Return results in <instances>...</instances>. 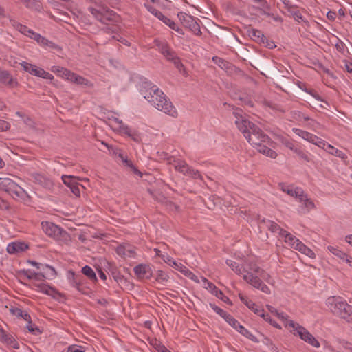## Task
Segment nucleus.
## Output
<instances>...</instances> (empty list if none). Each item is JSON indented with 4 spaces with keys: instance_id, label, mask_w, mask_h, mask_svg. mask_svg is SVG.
<instances>
[{
    "instance_id": "72a5a7b5",
    "label": "nucleus",
    "mask_w": 352,
    "mask_h": 352,
    "mask_svg": "<svg viewBox=\"0 0 352 352\" xmlns=\"http://www.w3.org/2000/svg\"><path fill=\"white\" fill-rule=\"evenodd\" d=\"M334 61L340 67L345 69L349 73H352V63L349 61L346 58H341L340 59L335 58Z\"/></svg>"
},
{
    "instance_id": "1a4fd4ad",
    "label": "nucleus",
    "mask_w": 352,
    "mask_h": 352,
    "mask_svg": "<svg viewBox=\"0 0 352 352\" xmlns=\"http://www.w3.org/2000/svg\"><path fill=\"white\" fill-rule=\"evenodd\" d=\"M110 120H113L118 124V128L120 133L126 135L134 142H139L140 141V136L138 131L135 130H131L129 126L124 124L121 120L116 117H112Z\"/></svg>"
},
{
    "instance_id": "13d9d810",
    "label": "nucleus",
    "mask_w": 352,
    "mask_h": 352,
    "mask_svg": "<svg viewBox=\"0 0 352 352\" xmlns=\"http://www.w3.org/2000/svg\"><path fill=\"white\" fill-rule=\"evenodd\" d=\"M172 63L174 64L175 67L181 72L184 73L185 72V68L182 63L181 62L180 58L177 56L175 58V59L172 61Z\"/></svg>"
},
{
    "instance_id": "58836bf2",
    "label": "nucleus",
    "mask_w": 352,
    "mask_h": 352,
    "mask_svg": "<svg viewBox=\"0 0 352 352\" xmlns=\"http://www.w3.org/2000/svg\"><path fill=\"white\" fill-rule=\"evenodd\" d=\"M11 311L14 315H15L17 317L22 318L25 321L30 320L31 316H30V314L27 311H23L21 309L17 307L12 308L11 309Z\"/></svg>"
},
{
    "instance_id": "5fc2aeb1",
    "label": "nucleus",
    "mask_w": 352,
    "mask_h": 352,
    "mask_svg": "<svg viewBox=\"0 0 352 352\" xmlns=\"http://www.w3.org/2000/svg\"><path fill=\"white\" fill-rule=\"evenodd\" d=\"M210 306L217 314L221 316L223 318L225 319L226 317H228L229 314L216 305L210 303Z\"/></svg>"
},
{
    "instance_id": "7ed1b4c3",
    "label": "nucleus",
    "mask_w": 352,
    "mask_h": 352,
    "mask_svg": "<svg viewBox=\"0 0 352 352\" xmlns=\"http://www.w3.org/2000/svg\"><path fill=\"white\" fill-rule=\"evenodd\" d=\"M233 271L238 275H243V278L246 283L254 287L260 289L262 292L267 294H270L271 293V290L269 287L263 283L259 276H256L252 273L250 270V267L248 269H245L237 264L236 267L233 269Z\"/></svg>"
},
{
    "instance_id": "6ab92c4d",
    "label": "nucleus",
    "mask_w": 352,
    "mask_h": 352,
    "mask_svg": "<svg viewBox=\"0 0 352 352\" xmlns=\"http://www.w3.org/2000/svg\"><path fill=\"white\" fill-rule=\"evenodd\" d=\"M0 340L14 349H19V344L11 334L0 329Z\"/></svg>"
},
{
    "instance_id": "de8ad7c7",
    "label": "nucleus",
    "mask_w": 352,
    "mask_h": 352,
    "mask_svg": "<svg viewBox=\"0 0 352 352\" xmlns=\"http://www.w3.org/2000/svg\"><path fill=\"white\" fill-rule=\"evenodd\" d=\"M204 287L209 290L212 294L217 289L214 284L208 280L206 278L201 277Z\"/></svg>"
},
{
    "instance_id": "4be33fe9",
    "label": "nucleus",
    "mask_w": 352,
    "mask_h": 352,
    "mask_svg": "<svg viewBox=\"0 0 352 352\" xmlns=\"http://www.w3.org/2000/svg\"><path fill=\"white\" fill-rule=\"evenodd\" d=\"M174 268L175 270L179 271L184 276H187L188 278H190L191 280H194L195 282L199 283L198 276H197L195 274H194L192 272H191L189 269H188L186 266H184L181 263L177 262L175 265L174 266Z\"/></svg>"
},
{
    "instance_id": "0e129e2a",
    "label": "nucleus",
    "mask_w": 352,
    "mask_h": 352,
    "mask_svg": "<svg viewBox=\"0 0 352 352\" xmlns=\"http://www.w3.org/2000/svg\"><path fill=\"white\" fill-rule=\"evenodd\" d=\"M338 343L340 344V346L346 349L350 350L352 352V344L345 341V340H338Z\"/></svg>"
},
{
    "instance_id": "f8f14e48",
    "label": "nucleus",
    "mask_w": 352,
    "mask_h": 352,
    "mask_svg": "<svg viewBox=\"0 0 352 352\" xmlns=\"http://www.w3.org/2000/svg\"><path fill=\"white\" fill-rule=\"evenodd\" d=\"M264 222L266 223L267 227L272 233L278 234L280 237L285 239V242L288 239V236L292 234L287 231L281 228L276 223L272 221L267 220L266 221H264Z\"/></svg>"
},
{
    "instance_id": "9b49d317",
    "label": "nucleus",
    "mask_w": 352,
    "mask_h": 352,
    "mask_svg": "<svg viewBox=\"0 0 352 352\" xmlns=\"http://www.w3.org/2000/svg\"><path fill=\"white\" fill-rule=\"evenodd\" d=\"M43 270V272H34L32 280L36 282L44 281L47 277L53 278L56 275L54 268L48 265H45Z\"/></svg>"
},
{
    "instance_id": "393cba45",
    "label": "nucleus",
    "mask_w": 352,
    "mask_h": 352,
    "mask_svg": "<svg viewBox=\"0 0 352 352\" xmlns=\"http://www.w3.org/2000/svg\"><path fill=\"white\" fill-rule=\"evenodd\" d=\"M167 162L173 166L175 170L179 173L182 172L185 165L187 164L184 160L175 158L173 156L167 157Z\"/></svg>"
},
{
    "instance_id": "412c9836",
    "label": "nucleus",
    "mask_w": 352,
    "mask_h": 352,
    "mask_svg": "<svg viewBox=\"0 0 352 352\" xmlns=\"http://www.w3.org/2000/svg\"><path fill=\"white\" fill-rule=\"evenodd\" d=\"M285 243H287L292 248L298 250L302 254L307 248V246L304 243L300 241L297 238H296L292 234L288 236V239Z\"/></svg>"
},
{
    "instance_id": "e2e57ef3",
    "label": "nucleus",
    "mask_w": 352,
    "mask_h": 352,
    "mask_svg": "<svg viewBox=\"0 0 352 352\" xmlns=\"http://www.w3.org/2000/svg\"><path fill=\"white\" fill-rule=\"evenodd\" d=\"M80 276H75V274L74 273H72L73 280L72 281V285L73 287H76L78 290L80 289L79 287L80 285Z\"/></svg>"
},
{
    "instance_id": "052dcab7",
    "label": "nucleus",
    "mask_w": 352,
    "mask_h": 352,
    "mask_svg": "<svg viewBox=\"0 0 352 352\" xmlns=\"http://www.w3.org/2000/svg\"><path fill=\"white\" fill-rule=\"evenodd\" d=\"M72 74V72L64 67L60 74V76L65 78L66 80L70 81Z\"/></svg>"
},
{
    "instance_id": "a211bd4d",
    "label": "nucleus",
    "mask_w": 352,
    "mask_h": 352,
    "mask_svg": "<svg viewBox=\"0 0 352 352\" xmlns=\"http://www.w3.org/2000/svg\"><path fill=\"white\" fill-rule=\"evenodd\" d=\"M28 248V245L23 242H12L8 245L7 252L11 254L23 252Z\"/></svg>"
},
{
    "instance_id": "864d4df0",
    "label": "nucleus",
    "mask_w": 352,
    "mask_h": 352,
    "mask_svg": "<svg viewBox=\"0 0 352 352\" xmlns=\"http://www.w3.org/2000/svg\"><path fill=\"white\" fill-rule=\"evenodd\" d=\"M86 347L82 345L72 344L68 346L67 352H85Z\"/></svg>"
},
{
    "instance_id": "0eeeda50",
    "label": "nucleus",
    "mask_w": 352,
    "mask_h": 352,
    "mask_svg": "<svg viewBox=\"0 0 352 352\" xmlns=\"http://www.w3.org/2000/svg\"><path fill=\"white\" fill-rule=\"evenodd\" d=\"M41 227L46 234L56 240L67 239L69 236L68 233L65 230L53 223L43 221Z\"/></svg>"
},
{
    "instance_id": "f3484780",
    "label": "nucleus",
    "mask_w": 352,
    "mask_h": 352,
    "mask_svg": "<svg viewBox=\"0 0 352 352\" xmlns=\"http://www.w3.org/2000/svg\"><path fill=\"white\" fill-rule=\"evenodd\" d=\"M286 327L292 328L291 332L295 336H298L302 340L309 332L304 327L293 320L288 321V324H286Z\"/></svg>"
},
{
    "instance_id": "c85d7f7f",
    "label": "nucleus",
    "mask_w": 352,
    "mask_h": 352,
    "mask_svg": "<svg viewBox=\"0 0 352 352\" xmlns=\"http://www.w3.org/2000/svg\"><path fill=\"white\" fill-rule=\"evenodd\" d=\"M249 35L253 40L258 43H265V41L266 40L265 35L258 30L252 29L249 32Z\"/></svg>"
},
{
    "instance_id": "c9c22d12",
    "label": "nucleus",
    "mask_w": 352,
    "mask_h": 352,
    "mask_svg": "<svg viewBox=\"0 0 352 352\" xmlns=\"http://www.w3.org/2000/svg\"><path fill=\"white\" fill-rule=\"evenodd\" d=\"M27 8L39 10L41 8V3L37 0H19Z\"/></svg>"
},
{
    "instance_id": "bf43d9fd",
    "label": "nucleus",
    "mask_w": 352,
    "mask_h": 352,
    "mask_svg": "<svg viewBox=\"0 0 352 352\" xmlns=\"http://www.w3.org/2000/svg\"><path fill=\"white\" fill-rule=\"evenodd\" d=\"M162 258L165 263H166L168 265L173 267H174V266L177 263V262L168 254H162Z\"/></svg>"
},
{
    "instance_id": "4468645a",
    "label": "nucleus",
    "mask_w": 352,
    "mask_h": 352,
    "mask_svg": "<svg viewBox=\"0 0 352 352\" xmlns=\"http://www.w3.org/2000/svg\"><path fill=\"white\" fill-rule=\"evenodd\" d=\"M136 276L140 279L149 278L151 276V269L146 264H139L133 268Z\"/></svg>"
},
{
    "instance_id": "3c124183",
    "label": "nucleus",
    "mask_w": 352,
    "mask_h": 352,
    "mask_svg": "<svg viewBox=\"0 0 352 352\" xmlns=\"http://www.w3.org/2000/svg\"><path fill=\"white\" fill-rule=\"evenodd\" d=\"M225 320L228 322L232 327L235 329L238 330L239 327L241 326L239 322L233 318L230 314L228 315V317L225 318Z\"/></svg>"
},
{
    "instance_id": "c03bdc74",
    "label": "nucleus",
    "mask_w": 352,
    "mask_h": 352,
    "mask_svg": "<svg viewBox=\"0 0 352 352\" xmlns=\"http://www.w3.org/2000/svg\"><path fill=\"white\" fill-rule=\"evenodd\" d=\"M15 27L21 33L30 38H31V36H32L34 32L32 30L21 23H16Z\"/></svg>"
},
{
    "instance_id": "dca6fc26",
    "label": "nucleus",
    "mask_w": 352,
    "mask_h": 352,
    "mask_svg": "<svg viewBox=\"0 0 352 352\" xmlns=\"http://www.w3.org/2000/svg\"><path fill=\"white\" fill-rule=\"evenodd\" d=\"M297 200L302 204L300 208L302 210V212L303 213L309 212L311 210L315 208L314 202L309 198H308L304 190L302 191V193L300 194V196H299Z\"/></svg>"
},
{
    "instance_id": "6e6552de",
    "label": "nucleus",
    "mask_w": 352,
    "mask_h": 352,
    "mask_svg": "<svg viewBox=\"0 0 352 352\" xmlns=\"http://www.w3.org/2000/svg\"><path fill=\"white\" fill-rule=\"evenodd\" d=\"M177 16L182 25L188 28L194 34L197 36L201 34L200 26L197 22L198 19L183 12H179Z\"/></svg>"
},
{
    "instance_id": "a18cd8bd",
    "label": "nucleus",
    "mask_w": 352,
    "mask_h": 352,
    "mask_svg": "<svg viewBox=\"0 0 352 352\" xmlns=\"http://www.w3.org/2000/svg\"><path fill=\"white\" fill-rule=\"evenodd\" d=\"M302 340L315 347H319L320 346L318 341L309 332H308L307 335L302 338Z\"/></svg>"
},
{
    "instance_id": "603ef678",
    "label": "nucleus",
    "mask_w": 352,
    "mask_h": 352,
    "mask_svg": "<svg viewBox=\"0 0 352 352\" xmlns=\"http://www.w3.org/2000/svg\"><path fill=\"white\" fill-rule=\"evenodd\" d=\"M27 322H28V324L26 325V328L28 329V331L30 333H32V334H34V335H38V333H41V331L39 330V329L36 325L32 324L31 319L30 320H27Z\"/></svg>"
},
{
    "instance_id": "8fccbe9b",
    "label": "nucleus",
    "mask_w": 352,
    "mask_h": 352,
    "mask_svg": "<svg viewBox=\"0 0 352 352\" xmlns=\"http://www.w3.org/2000/svg\"><path fill=\"white\" fill-rule=\"evenodd\" d=\"M169 278L168 275L162 270H157L156 274V280L158 282H166Z\"/></svg>"
},
{
    "instance_id": "423d86ee",
    "label": "nucleus",
    "mask_w": 352,
    "mask_h": 352,
    "mask_svg": "<svg viewBox=\"0 0 352 352\" xmlns=\"http://www.w3.org/2000/svg\"><path fill=\"white\" fill-rule=\"evenodd\" d=\"M89 11L91 14L102 23H107L108 22L114 21L116 19V13L104 6H97V8L89 7Z\"/></svg>"
},
{
    "instance_id": "680f3d73",
    "label": "nucleus",
    "mask_w": 352,
    "mask_h": 352,
    "mask_svg": "<svg viewBox=\"0 0 352 352\" xmlns=\"http://www.w3.org/2000/svg\"><path fill=\"white\" fill-rule=\"evenodd\" d=\"M144 7L146 10L153 14L155 16H157L160 11L157 10L154 6L150 5L149 3H144Z\"/></svg>"
},
{
    "instance_id": "79ce46f5",
    "label": "nucleus",
    "mask_w": 352,
    "mask_h": 352,
    "mask_svg": "<svg viewBox=\"0 0 352 352\" xmlns=\"http://www.w3.org/2000/svg\"><path fill=\"white\" fill-rule=\"evenodd\" d=\"M31 38L35 40L38 43L45 46H47L52 43V42L49 41L46 38L36 32H34L33 35L31 36Z\"/></svg>"
},
{
    "instance_id": "ea45409f",
    "label": "nucleus",
    "mask_w": 352,
    "mask_h": 352,
    "mask_svg": "<svg viewBox=\"0 0 352 352\" xmlns=\"http://www.w3.org/2000/svg\"><path fill=\"white\" fill-rule=\"evenodd\" d=\"M241 334L248 338L249 340L254 342H258V340L256 338V336H254L250 331H249L246 328H245L243 326H240L239 329L237 330Z\"/></svg>"
},
{
    "instance_id": "e433bc0d",
    "label": "nucleus",
    "mask_w": 352,
    "mask_h": 352,
    "mask_svg": "<svg viewBox=\"0 0 352 352\" xmlns=\"http://www.w3.org/2000/svg\"><path fill=\"white\" fill-rule=\"evenodd\" d=\"M287 11L289 12L290 15L294 17V19L298 23L303 21V17L302 14L299 10L294 6H289L287 8Z\"/></svg>"
},
{
    "instance_id": "774afa93",
    "label": "nucleus",
    "mask_w": 352,
    "mask_h": 352,
    "mask_svg": "<svg viewBox=\"0 0 352 352\" xmlns=\"http://www.w3.org/2000/svg\"><path fill=\"white\" fill-rule=\"evenodd\" d=\"M80 184L78 182L76 185H74V186H72V188L70 189L72 192L77 197H79L80 195ZM80 186L82 187V185H80Z\"/></svg>"
},
{
    "instance_id": "338daca9",
    "label": "nucleus",
    "mask_w": 352,
    "mask_h": 352,
    "mask_svg": "<svg viewBox=\"0 0 352 352\" xmlns=\"http://www.w3.org/2000/svg\"><path fill=\"white\" fill-rule=\"evenodd\" d=\"M23 69L25 72H28V73H31V69L34 68V65H32L31 63H27L25 61H23L20 63Z\"/></svg>"
},
{
    "instance_id": "b1692460",
    "label": "nucleus",
    "mask_w": 352,
    "mask_h": 352,
    "mask_svg": "<svg viewBox=\"0 0 352 352\" xmlns=\"http://www.w3.org/2000/svg\"><path fill=\"white\" fill-rule=\"evenodd\" d=\"M336 41H335V47L336 50L340 53V55L338 56L337 59H340L341 58H347L349 55V52L345 44L338 38L336 37Z\"/></svg>"
},
{
    "instance_id": "aec40b11",
    "label": "nucleus",
    "mask_w": 352,
    "mask_h": 352,
    "mask_svg": "<svg viewBox=\"0 0 352 352\" xmlns=\"http://www.w3.org/2000/svg\"><path fill=\"white\" fill-rule=\"evenodd\" d=\"M116 252L121 256L129 258H133L136 254L134 248L130 245H119L116 249Z\"/></svg>"
},
{
    "instance_id": "09e8293b",
    "label": "nucleus",
    "mask_w": 352,
    "mask_h": 352,
    "mask_svg": "<svg viewBox=\"0 0 352 352\" xmlns=\"http://www.w3.org/2000/svg\"><path fill=\"white\" fill-rule=\"evenodd\" d=\"M313 144L317 145L320 148H323L325 151H327L329 148H330V144L328 142H326L324 140H322L321 138L317 137V140H314L313 142Z\"/></svg>"
},
{
    "instance_id": "2f4dec72",
    "label": "nucleus",
    "mask_w": 352,
    "mask_h": 352,
    "mask_svg": "<svg viewBox=\"0 0 352 352\" xmlns=\"http://www.w3.org/2000/svg\"><path fill=\"white\" fill-rule=\"evenodd\" d=\"M213 61L215 64H217L219 67L224 70L231 69L233 67V65L228 61L224 60L222 58L214 56L212 58Z\"/></svg>"
},
{
    "instance_id": "9d476101",
    "label": "nucleus",
    "mask_w": 352,
    "mask_h": 352,
    "mask_svg": "<svg viewBox=\"0 0 352 352\" xmlns=\"http://www.w3.org/2000/svg\"><path fill=\"white\" fill-rule=\"evenodd\" d=\"M159 51L166 58L172 62L177 56L175 52L168 45L166 42L156 41Z\"/></svg>"
},
{
    "instance_id": "f704fd0d",
    "label": "nucleus",
    "mask_w": 352,
    "mask_h": 352,
    "mask_svg": "<svg viewBox=\"0 0 352 352\" xmlns=\"http://www.w3.org/2000/svg\"><path fill=\"white\" fill-rule=\"evenodd\" d=\"M62 181L65 185L68 186L70 189L78 183V178L73 175H63L61 177Z\"/></svg>"
},
{
    "instance_id": "c756f323",
    "label": "nucleus",
    "mask_w": 352,
    "mask_h": 352,
    "mask_svg": "<svg viewBox=\"0 0 352 352\" xmlns=\"http://www.w3.org/2000/svg\"><path fill=\"white\" fill-rule=\"evenodd\" d=\"M33 286L36 287V290L40 292H42L45 294H52V292H54V289L50 285L43 283H33Z\"/></svg>"
},
{
    "instance_id": "4d7b16f0",
    "label": "nucleus",
    "mask_w": 352,
    "mask_h": 352,
    "mask_svg": "<svg viewBox=\"0 0 352 352\" xmlns=\"http://www.w3.org/2000/svg\"><path fill=\"white\" fill-rule=\"evenodd\" d=\"M294 153H295L299 157L304 160L305 161L309 162V156L306 153H305L302 149H300L298 147H296L295 149L293 151Z\"/></svg>"
},
{
    "instance_id": "6e6d98bb",
    "label": "nucleus",
    "mask_w": 352,
    "mask_h": 352,
    "mask_svg": "<svg viewBox=\"0 0 352 352\" xmlns=\"http://www.w3.org/2000/svg\"><path fill=\"white\" fill-rule=\"evenodd\" d=\"M331 155L340 157L341 160H344L346 158L345 152L343 150H339L331 146Z\"/></svg>"
},
{
    "instance_id": "a878e982",
    "label": "nucleus",
    "mask_w": 352,
    "mask_h": 352,
    "mask_svg": "<svg viewBox=\"0 0 352 352\" xmlns=\"http://www.w3.org/2000/svg\"><path fill=\"white\" fill-rule=\"evenodd\" d=\"M293 131L296 134L298 135V136H300V138H302V139L309 142H311L313 143V142L314 140H317V136L307 132V131H303L302 129H296V128H294L293 129Z\"/></svg>"
},
{
    "instance_id": "69168bd1",
    "label": "nucleus",
    "mask_w": 352,
    "mask_h": 352,
    "mask_svg": "<svg viewBox=\"0 0 352 352\" xmlns=\"http://www.w3.org/2000/svg\"><path fill=\"white\" fill-rule=\"evenodd\" d=\"M213 294L215 295L217 298H219L221 299L222 300H223L224 302H227V301L229 300V298L228 297H226L224 295V294L221 290H219L218 288L214 292Z\"/></svg>"
},
{
    "instance_id": "5701e85b",
    "label": "nucleus",
    "mask_w": 352,
    "mask_h": 352,
    "mask_svg": "<svg viewBox=\"0 0 352 352\" xmlns=\"http://www.w3.org/2000/svg\"><path fill=\"white\" fill-rule=\"evenodd\" d=\"M180 173L195 179H199L200 180H203V177L200 173L198 170H195L192 166H190L188 164L185 165Z\"/></svg>"
},
{
    "instance_id": "4c0bfd02",
    "label": "nucleus",
    "mask_w": 352,
    "mask_h": 352,
    "mask_svg": "<svg viewBox=\"0 0 352 352\" xmlns=\"http://www.w3.org/2000/svg\"><path fill=\"white\" fill-rule=\"evenodd\" d=\"M81 272L84 275L87 276V278H89L91 280H92V281L97 280V277H96V273L94 272V271L90 266L85 265V267H83L82 268Z\"/></svg>"
},
{
    "instance_id": "2eb2a0df",
    "label": "nucleus",
    "mask_w": 352,
    "mask_h": 352,
    "mask_svg": "<svg viewBox=\"0 0 352 352\" xmlns=\"http://www.w3.org/2000/svg\"><path fill=\"white\" fill-rule=\"evenodd\" d=\"M250 270L252 272V273L256 276H259L260 278H262L264 280L270 284L274 283V280L270 276V274L266 273L265 270H262L258 265L256 263L250 264Z\"/></svg>"
},
{
    "instance_id": "bb28decb",
    "label": "nucleus",
    "mask_w": 352,
    "mask_h": 352,
    "mask_svg": "<svg viewBox=\"0 0 352 352\" xmlns=\"http://www.w3.org/2000/svg\"><path fill=\"white\" fill-rule=\"evenodd\" d=\"M331 254L340 260V263L350 262L351 256L346 254L344 252L335 248L331 247Z\"/></svg>"
},
{
    "instance_id": "cd10ccee",
    "label": "nucleus",
    "mask_w": 352,
    "mask_h": 352,
    "mask_svg": "<svg viewBox=\"0 0 352 352\" xmlns=\"http://www.w3.org/2000/svg\"><path fill=\"white\" fill-rule=\"evenodd\" d=\"M0 82L9 86H13L14 84V80L10 74L3 69H0Z\"/></svg>"
},
{
    "instance_id": "a19ab883",
    "label": "nucleus",
    "mask_w": 352,
    "mask_h": 352,
    "mask_svg": "<svg viewBox=\"0 0 352 352\" xmlns=\"http://www.w3.org/2000/svg\"><path fill=\"white\" fill-rule=\"evenodd\" d=\"M71 82L76 83L78 85H88L89 80L82 76H80L76 73L73 72V74L72 75V78L70 80Z\"/></svg>"
},
{
    "instance_id": "f03ea898",
    "label": "nucleus",
    "mask_w": 352,
    "mask_h": 352,
    "mask_svg": "<svg viewBox=\"0 0 352 352\" xmlns=\"http://www.w3.org/2000/svg\"><path fill=\"white\" fill-rule=\"evenodd\" d=\"M144 98L147 100L157 110L168 114L173 118H177L178 113L172 102L156 85H153L145 91H142Z\"/></svg>"
},
{
    "instance_id": "473e14b6",
    "label": "nucleus",
    "mask_w": 352,
    "mask_h": 352,
    "mask_svg": "<svg viewBox=\"0 0 352 352\" xmlns=\"http://www.w3.org/2000/svg\"><path fill=\"white\" fill-rule=\"evenodd\" d=\"M258 151L267 157H269L272 159H275L277 157V153L272 149L268 148L265 145L263 144L261 146L257 147Z\"/></svg>"
},
{
    "instance_id": "ddd939ff",
    "label": "nucleus",
    "mask_w": 352,
    "mask_h": 352,
    "mask_svg": "<svg viewBox=\"0 0 352 352\" xmlns=\"http://www.w3.org/2000/svg\"><path fill=\"white\" fill-rule=\"evenodd\" d=\"M278 186L283 192L292 197H295L296 199H298L299 196H300V194L302 193L303 191L301 188L294 187L292 185H287L284 183H280Z\"/></svg>"
},
{
    "instance_id": "7c9ffc66",
    "label": "nucleus",
    "mask_w": 352,
    "mask_h": 352,
    "mask_svg": "<svg viewBox=\"0 0 352 352\" xmlns=\"http://www.w3.org/2000/svg\"><path fill=\"white\" fill-rule=\"evenodd\" d=\"M148 341L149 344L158 352H171L157 338H151Z\"/></svg>"
},
{
    "instance_id": "49530a36",
    "label": "nucleus",
    "mask_w": 352,
    "mask_h": 352,
    "mask_svg": "<svg viewBox=\"0 0 352 352\" xmlns=\"http://www.w3.org/2000/svg\"><path fill=\"white\" fill-rule=\"evenodd\" d=\"M31 177L33 182L40 185H44L46 184V178L41 174L32 173Z\"/></svg>"
},
{
    "instance_id": "39448f33",
    "label": "nucleus",
    "mask_w": 352,
    "mask_h": 352,
    "mask_svg": "<svg viewBox=\"0 0 352 352\" xmlns=\"http://www.w3.org/2000/svg\"><path fill=\"white\" fill-rule=\"evenodd\" d=\"M0 190L7 192L15 199H23L27 195L20 186L8 177H0Z\"/></svg>"
},
{
    "instance_id": "f257e3e1",
    "label": "nucleus",
    "mask_w": 352,
    "mask_h": 352,
    "mask_svg": "<svg viewBox=\"0 0 352 352\" xmlns=\"http://www.w3.org/2000/svg\"><path fill=\"white\" fill-rule=\"evenodd\" d=\"M241 112V110L235 109L233 115L236 118L235 124L247 141L255 148L268 142L270 140L268 135L254 123L245 118Z\"/></svg>"
},
{
    "instance_id": "20e7f679",
    "label": "nucleus",
    "mask_w": 352,
    "mask_h": 352,
    "mask_svg": "<svg viewBox=\"0 0 352 352\" xmlns=\"http://www.w3.org/2000/svg\"><path fill=\"white\" fill-rule=\"evenodd\" d=\"M331 305H333V314L347 321L352 322V306L340 297L331 296Z\"/></svg>"
},
{
    "instance_id": "37998d69",
    "label": "nucleus",
    "mask_w": 352,
    "mask_h": 352,
    "mask_svg": "<svg viewBox=\"0 0 352 352\" xmlns=\"http://www.w3.org/2000/svg\"><path fill=\"white\" fill-rule=\"evenodd\" d=\"M239 297L241 302L245 304L249 309L254 311V309L258 308V307L248 297L243 296L242 294H239Z\"/></svg>"
}]
</instances>
